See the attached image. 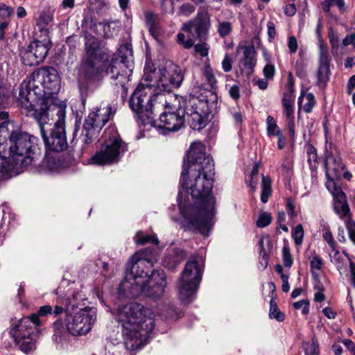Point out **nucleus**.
<instances>
[{
  "mask_svg": "<svg viewBox=\"0 0 355 355\" xmlns=\"http://www.w3.org/2000/svg\"><path fill=\"white\" fill-rule=\"evenodd\" d=\"M215 175L213 159L200 141L191 144L184 160L180 185L198 201L195 205L184 204L178 194L180 213L184 223L191 230L208 236L214 223L215 198L211 195Z\"/></svg>",
  "mask_w": 355,
  "mask_h": 355,
  "instance_id": "obj_1",
  "label": "nucleus"
},
{
  "mask_svg": "<svg viewBox=\"0 0 355 355\" xmlns=\"http://www.w3.org/2000/svg\"><path fill=\"white\" fill-rule=\"evenodd\" d=\"M155 260L154 251L150 248L135 253L128 263L125 277L119 287V295L136 297L144 293L154 299L162 296L166 285L164 272L157 270L149 275Z\"/></svg>",
  "mask_w": 355,
  "mask_h": 355,
  "instance_id": "obj_2",
  "label": "nucleus"
},
{
  "mask_svg": "<svg viewBox=\"0 0 355 355\" xmlns=\"http://www.w3.org/2000/svg\"><path fill=\"white\" fill-rule=\"evenodd\" d=\"M37 139L19 130L11 132L9 141L0 151V181L36 166L39 160Z\"/></svg>",
  "mask_w": 355,
  "mask_h": 355,
  "instance_id": "obj_3",
  "label": "nucleus"
},
{
  "mask_svg": "<svg viewBox=\"0 0 355 355\" xmlns=\"http://www.w3.org/2000/svg\"><path fill=\"white\" fill-rule=\"evenodd\" d=\"M112 315L122 327L124 343L128 350L142 347L155 327L153 311L139 303L121 305L112 311Z\"/></svg>",
  "mask_w": 355,
  "mask_h": 355,
  "instance_id": "obj_4",
  "label": "nucleus"
},
{
  "mask_svg": "<svg viewBox=\"0 0 355 355\" xmlns=\"http://www.w3.org/2000/svg\"><path fill=\"white\" fill-rule=\"evenodd\" d=\"M60 85V76L55 69L49 67L34 71L20 85L19 100L21 108L26 111V114H29L35 110L33 103L36 101H40V107L44 104L47 105L42 97L46 94L58 91Z\"/></svg>",
  "mask_w": 355,
  "mask_h": 355,
  "instance_id": "obj_5",
  "label": "nucleus"
},
{
  "mask_svg": "<svg viewBox=\"0 0 355 355\" xmlns=\"http://www.w3.org/2000/svg\"><path fill=\"white\" fill-rule=\"evenodd\" d=\"M37 122L41 135L45 144L46 151L60 152L65 150L68 146L65 133V110L60 107L57 112L58 121L51 127L49 123L48 107L46 104L39 109H35L33 112H30Z\"/></svg>",
  "mask_w": 355,
  "mask_h": 355,
  "instance_id": "obj_6",
  "label": "nucleus"
},
{
  "mask_svg": "<svg viewBox=\"0 0 355 355\" xmlns=\"http://www.w3.org/2000/svg\"><path fill=\"white\" fill-rule=\"evenodd\" d=\"M164 92L144 81L138 85L130 97V106L142 123L152 122L154 108L170 107Z\"/></svg>",
  "mask_w": 355,
  "mask_h": 355,
  "instance_id": "obj_7",
  "label": "nucleus"
},
{
  "mask_svg": "<svg viewBox=\"0 0 355 355\" xmlns=\"http://www.w3.org/2000/svg\"><path fill=\"white\" fill-rule=\"evenodd\" d=\"M182 70L170 60L162 64L157 70L151 63H146L142 81L151 83L159 91L170 92L178 88L183 80Z\"/></svg>",
  "mask_w": 355,
  "mask_h": 355,
  "instance_id": "obj_8",
  "label": "nucleus"
},
{
  "mask_svg": "<svg viewBox=\"0 0 355 355\" xmlns=\"http://www.w3.org/2000/svg\"><path fill=\"white\" fill-rule=\"evenodd\" d=\"M104 138L102 148L90 158V164L107 165L118 162L121 154L126 150V145L114 127H109L105 130Z\"/></svg>",
  "mask_w": 355,
  "mask_h": 355,
  "instance_id": "obj_9",
  "label": "nucleus"
},
{
  "mask_svg": "<svg viewBox=\"0 0 355 355\" xmlns=\"http://www.w3.org/2000/svg\"><path fill=\"white\" fill-rule=\"evenodd\" d=\"M202 272V268L196 261L187 262L178 285L179 297L182 302L189 304L195 299Z\"/></svg>",
  "mask_w": 355,
  "mask_h": 355,
  "instance_id": "obj_10",
  "label": "nucleus"
},
{
  "mask_svg": "<svg viewBox=\"0 0 355 355\" xmlns=\"http://www.w3.org/2000/svg\"><path fill=\"white\" fill-rule=\"evenodd\" d=\"M96 318V311L92 307L79 309L73 306L67 309L64 322L67 331L73 336H83L89 333Z\"/></svg>",
  "mask_w": 355,
  "mask_h": 355,
  "instance_id": "obj_11",
  "label": "nucleus"
},
{
  "mask_svg": "<svg viewBox=\"0 0 355 355\" xmlns=\"http://www.w3.org/2000/svg\"><path fill=\"white\" fill-rule=\"evenodd\" d=\"M113 114L112 106L105 103H102L95 111L89 114L85 119L82 132L85 144H90L98 138L101 129Z\"/></svg>",
  "mask_w": 355,
  "mask_h": 355,
  "instance_id": "obj_12",
  "label": "nucleus"
},
{
  "mask_svg": "<svg viewBox=\"0 0 355 355\" xmlns=\"http://www.w3.org/2000/svg\"><path fill=\"white\" fill-rule=\"evenodd\" d=\"M78 88L83 103L86 101L90 89L89 84L103 78V70L99 59L83 58L79 69Z\"/></svg>",
  "mask_w": 355,
  "mask_h": 355,
  "instance_id": "obj_13",
  "label": "nucleus"
},
{
  "mask_svg": "<svg viewBox=\"0 0 355 355\" xmlns=\"http://www.w3.org/2000/svg\"><path fill=\"white\" fill-rule=\"evenodd\" d=\"M120 59L118 58L112 59L111 62L107 67L105 73L111 75V78L114 80L119 79V83L123 87L126 80V74L121 73L120 70L125 66V62H128V58L132 56V51L130 45L125 44L119 49Z\"/></svg>",
  "mask_w": 355,
  "mask_h": 355,
  "instance_id": "obj_14",
  "label": "nucleus"
},
{
  "mask_svg": "<svg viewBox=\"0 0 355 355\" xmlns=\"http://www.w3.org/2000/svg\"><path fill=\"white\" fill-rule=\"evenodd\" d=\"M47 44L33 41L28 46L20 50L21 62L28 66L37 65L44 61L49 52Z\"/></svg>",
  "mask_w": 355,
  "mask_h": 355,
  "instance_id": "obj_15",
  "label": "nucleus"
},
{
  "mask_svg": "<svg viewBox=\"0 0 355 355\" xmlns=\"http://www.w3.org/2000/svg\"><path fill=\"white\" fill-rule=\"evenodd\" d=\"M184 110L178 109L173 110L170 106L159 116V128L168 132H175L182 128L184 123Z\"/></svg>",
  "mask_w": 355,
  "mask_h": 355,
  "instance_id": "obj_16",
  "label": "nucleus"
},
{
  "mask_svg": "<svg viewBox=\"0 0 355 355\" xmlns=\"http://www.w3.org/2000/svg\"><path fill=\"white\" fill-rule=\"evenodd\" d=\"M48 314H52V307L49 305L41 306L37 313H34L30 317L21 319L19 323L12 328L11 330L12 334L16 339L19 338H24L26 335L28 336L29 332H28V334H21V331L24 329H27L28 328H31L32 324L35 325V327L39 326L41 324L39 317H44Z\"/></svg>",
  "mask_w": 355,
  "mask_h": 355,
  "instance_id": "obj_17",
  "label": "nucleus"
},
{
  "mask_svg": "<svg viewBox=\"0 0 355 355\" xmlns=\"http://www.w3.org/2000/svg\"><path fill=\"white\" fill-rule=\"evenodd\" d=\"M330 57L328 49L322 44H320V56L318 70V84L324 87L329 80L330 77Z\"/></svg>",
  "mask_w": 355,
  "mask_h": 355,
  "instance_id": "obj_18",
  "label": "nucleus"
},
{
  "mask_svg": "<svg viewBox=\"0 0 355 355\" xmlns=\"http://www.w3.org/2000/svg\"><path fill=\"white\" fill-rule=\"evenodd\" d=\"M85 55L83 58L100 59L106 54L105 50L101 48L98 40L91 34H85Z\"/></svg>",
  "mask_w": 355,
  "mask_h": 355,
  "instance_id": "obj_19",
  "label": "nucleus"
},
{
  "mask_svg": "<svg viewBox=\"0 0 355 355\" xmlns=\"http://www.w3.org/2000/svg\"><path fill=\"white\" fill-rule=\"evenodd\" d=\"M255 50L252 46H245L243 50V57L241 60L243 67L242 73L247 76H251L254 72V68L256 64Z\"/></svg>",
  "mask_w": 355,
  "mask_h": 355,
  "instance_id": "obj_20",
  "label": "nucleus"
},
{
  "mask_svg": "<svg viewBox=\"0 0 355 355\" xmlns=\"http://www.w3.org/2000/svg\"><path fill=\"white\" fill-rule=\"evenodd\" d=\"M187 257V252L180 248H175L165 256L163 264L169 269L175 268L181 261Z\"/></svg>",
  "mask_w": 355,
  "mask_h": 355,
  "instance_id": "obj_21",
  "label": "nucleus"
},
{
  "mask_svg": "<svg viewBox=\"0 0 355 355\" xmlns=\"http://www.w3.org/2000/svg\"><path fill=\"white\" fill-rule=\"evenodd\" d=\"M194 24L197 35L202 37L207 34L210 28L209 15L207 12H198L194 19Z\"/></svg>",
  "mask_w": 355,
  "mask_h": 355,
  "instance_id": "obj_22",
  "label": "nucleus"
},
{
  "mask_svg": "<svg viewBox=\"0 0 355 355\" xmlns=\"http://www.w3.org/2000/svg\"><path fill=\"white\" fill-rule=\"evenodd\" d=\"M333 207L335 213L340 218L344 219L349 217L350 209L345 194H340L338 197L334 198Z\"/></svg>",
  "mask_w": 355,
  "mask_h": 355,
  "instance_id": "obj_23",
  "label": "nucleus"
},
{
  "mask_svg": "<svg viewBox=\"0 0 355 355\" xmlns=\"http://www.w3.org/2000/svg\"><path fill=\"white\" fill-rule=\"evenodd\" d=\"M326 177L335 174L337 175L343 169V164L339 157H336L331 154L327 156L325 159Z\"/></svg>",
  "mask_w": 355,
  "mask_h": 355,
  "instance_id": "obj_24",
  "label": "nucleus"
},
{
  "mask_svg": "<svg viewBox=\"0 0 355 355\" xmlns=\"http://www.w3.org/2000/svg\"><path fill=\"white\" fill-rule=\"evenodd\" d=\"M56 295H58V299L60 304H62V306L56 305L55 306L54 311L52 310V314H53L55 316L60 315L62 313L64 309H69L68 307H67L69 304L71 303V294L69 293L68 291L67 293H62V291L61 290V288L59 287L56 291ZM67 310H66L67 311Z\"/></svg>",
  "mask_w": 355,
  "mask_h": 355,
  "instance_id": "obj_25",
  "label": "nucleus"
},
{
  "mask_svg": "<svg viewBox=\"0 0 355 355\" xmlns=\"http://www.w3.org/2000/svg\"><path fill=\"white\" fill-rule=\"evenodd\" d=\"M146 24L150 35L155 40H158L161 31L157 18L154 13L149 12L146 14Z\"/></svg>",
  "mask_w": 355,
  "mask_h": 355,
  "instance_id": "obj_26",
  "label": "nucleus"
},
{
  "mask_svg": "<svg viewBox=\"0 0 355 355\" xmlns=\"http://www.w3.org/2000/svg\"><path fill=\"white\" fill-rule=\"evenodd\" d=\"M187 121L191 128L194 130H201L207 124V119L202 116L197 111L187 112Z\"/></svg>",
  "mask_w": 355,
  "mask_h": 355,
  "instance_id": "obj_27",
  "label": "nucleus"
},
{
  "mask_svg": "<svg viewBox=\"0 0 355 355\" xmlns=\"http://www.w3.org/2000/svg\"><path fill=\"white\" fill-rule=\"evenodd\" d=\"M30 329L31 328H28L27 329H24L21 331V334H28V332H30ZM10 334L15 338V340L16 342H17V343H20L21 342L20 349L24 352L27 354L29 352H31V350H33V349H35V342L33 340V339H29V336H31V333H29L28 336L26 335V336L24 337V338H19L17 339H16V338L13 336V334H12L11 331H10Z\"/></svg>",
  "mask_w": 355,
  "mask_h": 355,
  "instance_id": "obj_28",
  "label": "nucleus"
},
{
  "mask_svg": "<svg viewBox=\"0 0 355 355\" xmlns=\"http://www.w3.org/2000/svg\"><path fill=\"white\" fill-rule=\"evenodd\" d=\"M297 103L300 109H303L305 112L309 113L315 103V97L311 93L302 94Z\"/></svg>",
  "mask_w": 355,
  "mask_h": 355,
  "instance_id": "obj_29",
  "label": "nucleus"
},
{
  "mask_svg": "<svg viewBox=\"0 0 355 355\" xmlns=\"http://www.w3.org/2000/svg\"><path fill=\"white\" fill-rule=\"evenodd\" d=\"M9 104V96L7 95L6 89L0 86V119H8L9 114L5 110Z\"/></svg>",
  "mask_w": 355,
  "mask_h": 355,
  "instance_id": "obj_30",
  "label": "nucleus"
},
{
  "mask_svg": "<svg viewBox=\"0 0 355 355\" xmlns=\"http://www.w3.org/2000/svg\"><path fill=\"white\" fill-rule=\"evenodd\" d=\"M271 184L272 181L270 178L262 175L261 200L263 203H266L268 202V198L272 193Z\"/></svg>",
  "mask_w": 355,
  "mask_h": 355,
  "instance_id": "obj_31",
  "label": "nucleus"
},
{
  "mask_svg": "<svg viewBox=\"0 0 355 355\" xmlns=\"http://www.w3.org/2000/svg\"><path fill=\"white\" fill-rule=\"evenodd\" d=\"M203 76L207 82V83L204 85V87L206 89L209 88H213L216 85V79L212 69L208 64L206 65L203 69Z\"/></svg>",
  "mask_w": 355,
  "mask_h": 355,
  "instance_id": "obj_32",
  "label": "nucleus"
},
{
  "mask_svg": "<svg viewBox=\"0 0 355 355\" xmlns=\"http://www.w3.org/2000/svg\"><path fill=\"white\" fill-rule=\"evenodd\" d=\"M135 241L139 245H145L150 243L156 245L159 243V240L155 236L144 235L141 232H137Z\"/></svg>",
  "mask_w": 355,
  "mask_h": 355,
  "instance_id": "obj_33",
  "label": "nucleus"
},
{
  "mask_svg": "<svg viewBox=\"0 0 355 355\" xmlns=\"http://www.w3.org/2000/svg\"><path fill=\"white\" fill-rule=\"evenodd\" d=\"M269 317L271 319H275L279 322L284 320V314L279 309L277 304L274 299H271L270 302Z\"/></svg>",
  "mask_w": 355,
  "mask_h": 355,
  "instance_id": "obj_34",
  "label": "nucleus"
},
{
  "mask_svg": "<svg viewBox=\"0 0 355 355\" xmlns=\"http://www.w3.org/2000/svg\"><path fill=\"white\" fill-rule=\"evenodd\" d=\"M295 96L293 95V89L292 83H290L289 91L284 94L282 99V105L284 109L294 108Z\"/></svg>",
  "mask_w": 355,
  "mask_h": 355,
  "instance_id": "obj_35",
  "label": "nucleus"
},
{
  "mask_svg": "<svg viewBox=\"0 0 355 355\" xmlns=\"http://www.w3.org/2000/svg\"><path fill=\"white\" fill-rule=\"evenodd\" d=\"M267 133L269 136H279L282 134L279 127L277 125L275 119L272 116H268L266 119Z\"/></svg>",
  "mask_w": 355,
  "mask_h": 355,
  "instance_id": "obj_36",
  "label": "nucleus"
},
{
  "mask_svg": "<svg viewBox=\"0 0 355 355\" xmlns=\"http://www.w3.org/2000/svg\"><path fill=\"white\" fill-rule=\"evenodd\" d=\"M327 181L326 182V187L328 191L331 193L334 198L338 197L340 194H345L341 189L337 186L333 178L329 175V178H327Z\"/></svg>",
  "mask_w": 355,
  "mask_h": 355,
  "instance_id": "obj_37",
  "label": "nucleus"
},
{
  "mask_svg": "<svg viewBox=\"0 0 355 355\" xmlns=\"http://www.w3.org/2000/svg\"><path fill=\"white\" fill-rule=\"evenodd\" d=\"M218 33L221 37L229 35L232 31V24L229 21H218Z\"/></svg>",
  "mask_w": 355,
  "mask_h": 355,
  "instance_id": "obj_38",
  "label": "nucleus"
},
{
  "mask_svg": "<svg viewBox=\"0 0 355 355\" xmlns=\"http://www.w3.org/2000/svg\"><path fill=\"white\" fill-rule=\"evenodd\" d=\"M119 21H111L104 25V31L107 37H112L116 35L119 30Z\"/></svg>",
  "mask_w": 355,
  "mask_h": 355,
  "instance_id": "obj_39",
  "label": "nucleus"
},
{
  "mask_svg": "<svg viewBox=\"0 0 355 355\" xmlns=\"http://www.w3.org/2000/svg\"><path fill=\"white\" fill-rule=\"evenodd\" d=\"M195 6L187 2L180 6L178 12V15L179 16L189 17L195 12Z\"/></svg>",
  "mask_w": 355,
  "mask_h": 355,
  "instance_id": "obj_40",
  "label": "nucleus"
},
{
  "mask_svg": "<svg viewBox=\"0 0 355 355\" xmlns=\"http://www.w3.org/2000/svg\"><path fill=\"white\" fill-rule=\"evenodd\" d=\"M258 245L259 248V254H263V252L269 253L271 246L269 236H261L259 241Z\"/></svg>",
  "mask_w": 355,
  "mask_h": 355,
  "instance_id": "obj_41",
  "label": "nucleus"
},
{
  "mask_svg": "<svg viewBox=\"0 0 355 355\" xmlns=\"http://www.w3.org/2000/svg\"><path fill=\"white\" fill-rule=\"evenodd\" d=\"M292 237L297 245H300L304 237V230L301 225H297L292 231Z\"/></svg>",
  "mask_w": 355,
  "mask_h": 355,
  "instance_id": "obj_42",
  "label": "nucleus"
},
{
  "mask_svg": "<svg viewBox=\"0 0 355 355\" xmlns=\"http://www.w3.org/2000/svg\"><path fill=\"white\" fill-rule=\"evenodd\" d=\"M13 8L5 3H0V21H6L13 15Z\"/></svg>",
  "mask_w": 355,
  "mask_h": 355,
  "instance_id": "obj_43",
  "label": "nucleus"
},
{
  "mask_svg": "<svg viewBox=\"0 0 355 355\" xmlns=\"http://www.w3.org/2000/svg\"><path fill=\"white\" fill-rule=\"evenodd\" d=\"M271 215L268 213L263 212L259 214L257 221V225L259 227L263 228L268 226L271 223Z\"/></svg>",
  "mask_w": 355,
  "mask_h": 355,
  "instance_id": "obj_44",
  "label": "nucleus"
},
{
  "mask_svg": "<svg viewBox=\"0 0 355 355\" xmlns=\"http://www.w3.org/2000/svg\"><path fill=\"white\" fill-rule=\"evenodd\" d=\"M282 259L285 267L291 268L293 265V258L288 246L284 245L282 248Z\"/></svg>",
  "mask_w": 355,
  "mask_h": 355,
  "instance_id": "obj_45",
  "label": "nucleus"
},
{
  "mask_svg": "<svg viewBox=\"0 0 355 355\" xmlns=\"http://www.w3.org/2000/svg\"><path fill=\"white\" fill-rule=\"evenodd\" d=\"M303 347L305 351V355H318V345L314 341L311 343H304Z\"/></svg>",
  "mask_w": 355,
  "mask_h": 355,
  "instance_id": "obj_46",
  "label": "nucleus"
},
{
  "mask_svg": "<svg viewBox=\"0 0 355 355\" xmlns=\"http://www.w3.org/2000/svg\"><path fill=\"white\" fill-rule=\"evenodd\" d=\"M194 49L196 53H198L202 57H205L208 55L209 46L207 43L202 42L195 45Z\"/></svg>",
  "mask_w": 355,
  "mask_h": 355,
  "instance_id": "obj_47",
  "label": "nucleus"
},
{
  "mask_svg": "<svg viewBox=\"0 0 355 355\" xmlns=\"http://www.w3.org/2000/svg\"><path fill=\"white\" fill-rule=\"evenodd\" d=\"M309 302L305 300L297 301L293 304V307L295 309H302V313L306 314L309 312Z\"/></svg>",
  "mask_w": 355,
  "mask_h": 355,
  "instance_id": "obj_48",
  "label": "nucleus"
},
{
  "mask_svg": "<svg viewBox=\"0 0 355 355\" xmlns=\"http://www.w3.org/2000/svg\"><path fill=\"white\" fill-rule=\"evenodd\" d=\"M323 263L322 259L318 255H314L310 261L311 268L312 270H320Z\"/></svg>",
  "mask_w": 355,
  "mask_h": 355,
  "instance_id": "obj_49",
  "label": "nucleus"
},
{
  "mask_svg": "<svg viewBox=\"0 0 355 355\" xmlns=\"http://www.w3.org/2000/svg\"><path fill=\"white\" fill-rule=\"evenodd\" d=\"M266 78L272 79L275 73V67L272 64H266L263 70Z\"/></svg>",
  "mask_w": 355,
  "mask_h": 355,
  "instance_id": "obj_50",
  "label": "nucleus"
},
{
  "mask_svg": "<svg viewBox=\"0 0 355 355\" xmlns=\"http://www.w3.org/2000/svg\"><path fill=\"white\" fill-rule=\"evenodd\" d=\"M232 60L226 55L222 62V68L225 72H229L232 70Z\"/></svg>",
  "mask_w": 355,
  "mask_h": 355,
  "instance_id": "obj_51",
  "label": "nucleus"
},
{
  "mask_svg": "<svg viewBox=\"0 0 355 355\" xmlns=\"http://www.w3.org/2000/svg\"><path fill=\"white\" fill-rule=\"evenodd\" d=\"M288 46L291 53H295L297 50V42L295 36H291L288 38Z\"/></svg>",
  "mask_w": 355,
  "mask_h": 355,
  "instance_id": "obj_52",
  "label": "nucleus"
},
{
  "mask_svg": "<svg viewBox=\"0 0 355 355\" xmlns=\"http://www.w3.org/2000/svg\"><path fill=\"white\" fill-rule=\"evenodd\" d=\"M268 253L263 252V254H259V266L261 270L266 268L268 264Z\"/></svg>",
  "mask_w": 355,
  "mask_h": 355,
  "instance_id": "obj_53",
  "label": "nucleus"
},
{
  "mask_svg": "<svg viewBox=\"0 0 355 355\" xmlns=\"http://www.w3.org/2000/svg\"><path fill=\"white\" fill-rule=\"evenodd\" d=\"M162 7L166 12H173L174 6L172 0H162Z\"/></svg>",
  "mask_w": 355,
  "mask_h": 355,
  "instance_id": "obj_54",
  "label": "nucleus"
},
{
  "mask_svg": "<svg viewBox=\"0 0 355 355\" xmlns=\"http://www.w3.org/2000/svg\"><path fill=\"white\" fill-rule=\"evenodd\" d=\"M329 42L331 44L333 47H338L339 44V37L338 36L334 33L332 29H330L329 33Z\"/></svg>",
  "mask_w": 355,
  "mask_h": 355,
  "instance_id": "obj_55",
  "label": "nucleus"
},
{
  "mask_svg": "<svg viewBox=\"0 0 355 355\" xmlns=\"http://www.w3.org/2000/svg\"><path fill=\"white\" fill-rule=\"evenodd\" d=\"M229 94L230 96L235 99L237 100L240 98V89L238 85H233L229 89Z\"/></svg>",
  "mask_w": 355,
  "mask_h": 355,
  "instance_id": "obj_56",
  "label": "nucleus"
},
{
  "mask_svg": "<svg viewBox=\"0 0 355 355\" xmlns=\"http://www.w3.org/2000/svg\"><path fill=\"white\" fill-rule=\"evenodd\" d=\"M324 239L329 243L331 247H334L335 245V242L333 238V235L331 232L327 229L326 232L323 234Z\"/></svg>",
  "mask_w": 355,
  "mask_h": 355,
  "instance_id": "obj_57",
  "label": "nucleus"
},
{
  "mask_svg": "<svg viewBox=\"0 0 355 355\" xmlns=\"http://www.w3.org/2000/svg\"><path fill=\"white\" fill-rule=\"evenodd\" d=\"M252 83L257 85L260 89H266L268 87V82L264 79L254 78Z\"/></svg>",
  "mask_w": 355,
  "mask_h": 355,
  "instance_id": "obj_58",
  "label": "nucleus"
},
{
  "mask_svg": "<svg viewBox=\"0 0 355 355\" xmlns=\"http://www.w3.org/2000/svg\"><path fill=\"white\" fill-rule=\"evenodd\" d=\"M268 35L270 39H273L275 37V26L272 21H268L267 23Z\"/></svg>",
  "mask_w": 355,
  "mask_h": 355,
  "instance_id": "obj_59",
  "label": "nucleus"
},
{
  "mask_svg": "<svg viewBox=\"0 0 355 355\" xmlns=\"http://www.w3.org/2000/svg\"><path fill=\"white\" fill-rule=\"evenodd\" d=\"M296 12L295 6L293 3L288 4L284 8V13L286 15L291 17Z\"/></svg>",
  "mask_w": 355,
  "mask_h": 355,
  "instance_id": "obj_60",
  "label": "nucleus"
},
{
  "mask_svg": "<svg viewBox=\"0 0 355 355\" xmlns=\"http://www.w3.org/2000/svg\"><path fill=\"white\" fill-rule=\"evenodd\" d=\"M286 206L288 215L292 218H295L297 216V213L295 211V206L291 200H288Z\"/></svg>",
  "mask_w": 355,
  "mask_h": 355,
  "instance_id": "obj_61",
  "label": "nucleus"
},
{
  "mask_svg": "<svg viewBox=\"0 0 355 355\" xmlns=\"http://www.w3.org/2000/svg\"><path fill=\"white\" fill-rule=\"evenodd\" d=\"M281 278H282V280L283 282L282 286V291L285 293H287L290 290V286H289V283H288V276L286 275H282Z\"/></svg>",
  "mask_w": 355,
  "mask_h": 355,
  "instance_id": "obj_62",
  "label": "nucleus"
},
{
  "mask_svg": "<svg viewBox=\"0 0 355 355\" xmlns=\"http://www.w3.org/2000/svg\"><path fill=\"white\" fill-rule=\"evenodd\" d=\"M322 313L324 314V315L329 318V319H334L336 317V312H334L331 308L330 307H325L322 310Z\"/></svg>",
  "mask_w": 355,
  "mask_h": 355,
  "instance_id": "obj_63",
  "label": "nucleus"
},
{
  "mask_svg": "<svg viewBox=\"0 0 355 355\" xmlns=\"http://www.w3.org/2000/svg\"><path fill=\"white\" fill-rule=\"evenodd\" d=\"M343 343L349 351L354 352L355 344L353 341L349 339H344Z\"/></svg>",
  "mask_w": 355,
  "mask_h": 355,
  "instance_id": "obj_64",
  "label": "nucleus"
}]
</instances>
